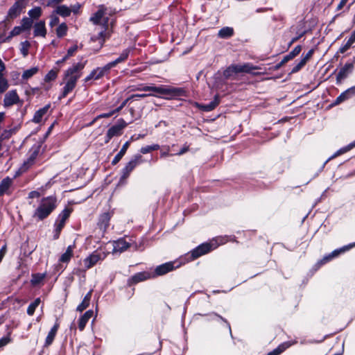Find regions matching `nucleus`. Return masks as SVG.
Instances as JSON below:
<instances>
[{
	"instance_id": "1",
	"label": "nucleus",
	"mask_w": 355,
	"mask_h": 355,
	"mask_svg": "<svg viewBox=\"0 0 355 355\" xmlns=\"http://www.w3.org/2000/svg\"><path fill=\"white\" fill-rule=\"evenodd\" d=\"M263 68H226L223 73L218 71L214 75L216 82L235 81L236 84L250 83L251 79L256 76H260L262 72L257 71Z\"/></svg>"
},
{
	"instance_id": "2",
	"label": "nucleus",
	"mask_w": 355,
	"mask_h": 355,
	"mask_svg": "<svg viewBox=\"0 0 355 355\" xmlns=\"http://www.w3.org/2000/svg\"><path fill=\"white\" fill-rule=\"evenodd\" d=\"M137 90L144 92H152L155 94H136L131 95V98H145L148 96H159V95L167 96L171 98H175L178 96H185L186 91L183 88L173 87L165 85L157 86H144L141 88H138Z\"/></svg>"
},
{
	"instance_id": "3",
	"label": "nucleus",
	"mask_w": 355,
	"mask_h": 355,
	"mask_svg": "<svg viewBox=\"0 0 355 355\" xmlns=\"http://www.w3.org/2000/svg\"><path fill=\"white\" fill-rule=\"evenodd\" d=\"M83 68H68L64 73L62 82L64 86L58 96L60 100L66 98L76 88L78 79L82 76Z\"/></svg>"
},
{
	"instance_id": "4",
	"label": "nucleus",
	"mask_w": 355,
	"mask_h": 355,
	"mask_svg": "<svg viewBox=\"0 0 355 355\" xmlns=\"http://www.w3.org/2000/svg\"><path fill=\"white\" fill-rule=\"evenodd\" d=\"M58 200L55 196H49L42 198L37 208L35 210L33 217L37 221L47 218L57 208Z\"/></svg>"
},
{
	"instance_id": "5",
	"label": "nucleus",
	"mask_w": 355,
	"mask_h": 355,
	"mask_svg": "<svg viewBox=\"0 0 355 355\" xmlns=\"http://www.w3.org/2000/svg\"><path fill=\"white\" fill-rule=\"evenodd\" d=\"M90 20L94 24L101 26V29L98 30V36L97 37H92V40H98L99 44L102 46L105 39L110 35L109 30V19L105 16V10L103 8H101L94 15L90 18Z\"/></svg>"
},
{
	"instance_id": "6",
	"label": "nucleus",
	"mask_w": 355,
	"mask_h": 355,
	"mask_svg": "<svg viewBox=\"0 0 355 355\" xmlns=\"http://www.w3.org/2000/svg\"><path fill=\"white\" fill-rule=\"evenodd\" d=\"M217 246L218 245L216 242H205L201 243L187 253L186 254V259L188 261H193L200 257L213 251L217 248Z\"/></svg>"
},
{
	"instance_id": "7",
	"label": "nucleus",
	"mask_w": 355,
	"mask_h": 355,
	"mask_svg": "<svg viewBox=\"0 0 355 355\" xmlns=\"http://www.w3.org/2000/svg\"><path fill=\"white\" fill-rule=\"evenodd\" d=\"M355 247V242L349 243L348 245H344L340 248L336 249L331 253L323 257L322 259L318 260L313 266V269L315 271L319 270L322 266L330 262L333 259L337 257L340 254L345 253V252L352 249Z\"/></svg>"
},
{
	"instance_id": "8",
	"label": "nucleus",
	"mask_w": 355,
	"mask_h": 355,
	"mask_svg": "<svg viewBox=\"0 0 355 355\" xmlns=\"http://www.w3.org/2000/svg\"><path fill=\"white\" fill-rule=\"evenodd\" d=\"M145 162L146 159L144 158L142 155L139 153L134 155L131 159L126 163L125 166L121 169V180H124L128 178L130 173L135 170V168Z\"/></svg>"
},
{
	"instance_id": "9",
	"label": "nucleus",
	"mask_w": 355,
	"mask_h": 355,
	"mask_svg": "<svg viewBox=\"0 0 355 355\" xmlns=\"http://www.w3.org/2000/svg\"><path fill=\"white\" fill-rule=\"evenodd\" d=\"M175 263L176 261H168L157 266L154 271L151 272L153 278L154 279L159 276L164 275L179 268L180 264L175 265Z\"/></svg>"
},
{
	"instance_id": "10",
	"label": "nucleus",
	"mask_w": 355,
	"mask_h": 355,
	"mask_svg": "<svg viewBox=\"0 0 355 355\" xmlns=\"http://www.w3.org/2000/svg\"><path fill=\"white\" fill-rule=\"evenodd\" d=\"M153 279L151 272L143 271L135 273L134 275L130 277L127 281V286L130 287L139 282Z\"/></svg>"
},
{
	"instance_id": "11",
	"label": "nucleus",
	"mask_w": 355,
	"mask_h": 355,
	"mask_svg": "<svg viewBox=\"0 0 355 355\" xmlns=\"http://www.w3.org/2000/svg\"><path fill=\"white\" fill-rule=\"evenodd\" d=\"M25 8L24 0L17 1L8 10V19H14L19 17Z\"/></svg>"
},
{
	"instance_id": "12",
	"label": "nucleus",
	"mask_w": 355,
	"mask_h": 355,
	"mask_svg": "<svg viewBox=\"0 0 355 355\" xmlns=\"http://www.w3.org/2000/svg\"><path fill=\"white\" fill-rule=\"evenodd\" d=\"M40 148V145L35 146L32 148L30 156L26 161L24 162L21 167V170L23 172L26 171L29 168H31L34 164L35 159L39 155Z\"/></svg>"
},
{
	"instance_id": "13",
	"label": "nucleus",
	"mask_w": 355,
	"mask_h": 355,
	"mask_svg": "<svg viewBox=\"0 0 355 355\" xmlns=\"http://www.w3.org/2000/svg\"><path fill=\"white\" fill-rule=\"evenodd\" d=\"M110 68H96L85 78L84 82L85 84L90 85L91 81L97 80L104 76L105 73L108 72Z\"/></svg>"
},
{
	"instance_id": "14",
	"label": "nucleus",
	"mask_w": 355,
	"mask_h": 355,
	"mask_svg": "<svg viewBox=\"0 0 355 355\" xmlns=\"http://www.w3.org/2000/svg\"><path fill=\"white\" fill-rule=\"evenodd\" d=\"M112 216V211H107L100 214L97 222L98 227L103 232H105L110 225V221Z\"/></svg>"
},
{
	"instance_id": "15",
	"label": "nucleus",
	"mask_w": 355,
	"mask_h": 355,
	"mask_svg": "<svg viewBox=\"0 0 355 355\" xmlns=\"http://www.w3.org/2000/svg\"><path fill=\"white\" fill-rule=\"evenodd\" d=\"M127 125L128 123L125 121V120L121 118L118 120L117 124L110 127L107 130V132L113 137L121 136L123 134V130L127 126Z\"/></svg>"
},
{
	"instance_id": "16",
	"label": "nucleus",
	"mask_w": 355,
	"mask_h": 355,
	"mask_svg": "<svg viewBox=\"0 0 355 355\" xmlns=\"http://www.w3.org/2000/svg\"><path fill=\"white\" fill-rule=\"evenodd\" d=\"M19 101V95L17 93L16 90L9 91L6 94L3 99V105L4 107H10L15 104L18 103Z\"/></svg>"
},
{
	"instance_id": "17",
	"label": "nucleus",
	"mask_w": 355,
	"mask_h": 355,
	"mask_svg": "<svg viewBox=\"0 0 355 355\" xmlns=\"http://www.w3.org/2000/svg\"><path fill=\"white\" fill-rule=\"evenodd\" d=\"M101 259V254L98 253L97 251H94L83 259L84 266H85L86 269L89 270L94 266Z\"/></svg>"
},
{
	"instance_id": "18",
	"label": "nucleus",
	"mask_w": 355,
	"mask_h": 355,
	"mask_svg": "<svg viewBox=\"0 0 355 355\" xmlns=\"http://www.w3.org/2000/svg\"><path fill=\"white\" fill-rule=\"evenodd\" d=\"M220 98L218 94L215 95L214 99L207 104L196 103L197 107L203 112H210L214 110L220 103Z\"/></svg>"
},
{
	"instance_id": "19",
	"label": "nucleus",
	"mask_w": 355,
	"mask_h": 355,
	"mask_svg": "<svg viewBox=\"0 0 355 355\" xmlns=\"http://www.w3.org/2000/svg\"><path fill=\"white\" fill-rule=\"evenodd\" d=\"M34 37H45L47 33L46 23L44 20H40L33 24Z\"/></svg>"
},
{
	"instance_id": "20",
	"label": "nucleus",
	"mask_w": 355,
	"mask_h": 355,
	"mask_svg": "<svg viewBox=\"0 0 355 355\" xmlns=\"http://www.w3.org/2000/svg\"><path fill=\"white\" fill-rule=\"evenodd\" d=\"M59 328L60 321L58 318H56L54 325L48 333V335L45 339L44 347H49L53 343Z\"/></svg>"
},
{
	"instance_id": "21",
	"label": "nucleus",
	"mask_w": 355,
	"mask_h": 355,
	"mask_svg": "<svg viewBox=\"0 0 355 355\" xmlns=\"http://www.w3.org/2000/svg\"><path fill=\"white\" fill-rule=\"evenodd\" d=\"M130 243L127 242L124 238L119 239L114 241L113 252H123L127 250L130 247Z\"/></svg>"
},
{
	"instance_id": "22",
	"label": "nucleus",
	"mask_w": 355,
	"mask_h": 355,
	"mask_svg": "<svg viewBox=\"0 0 355 355\" xmlns=\"http://www.w3.org/2000/svg\"><path fill=\"white\" fill-rule=\"evenodd\" d=\"M135 136H132L129 141H127L123 146L119 152L115 155L112 161V165L114 166L118 164L126 153L127 150L130 147L131 141H133Z\"/></svg>"
},
{
	"instance_id": "23",
	"label": "nucleus",
	"mask_w": 355,
	"mask_h": 355,
	"mask_svg": "<svg viewBox=\"0 0 355 355\" xmlns=\"http://www.w3.org/2000/svg\"><path fill=\"white\" fill-rule=\"evenodd\" d=\"M284 68H268V69L270 71L269 73L267 72L266 74V77L261 78V80H269V79H281L284 76L283 73Z\"/></svg>"
},
{
	"instance_id": "24",
	"label": "nucleus",
	"mask_w": 355,
	"mask_h": 355,
	"mask_svg": "<svg viewBox=\"0 0 355 355\" xmlns=\"http://www.w3.org/2000/svg\"><path fill=\"white\" fill-rule=\"evenodd\" d=\"M12 184V180L10 177L3 178L0 182V196H3L5 194L10 195L11 191L10 188Z\"/></svg>"
},
{
	"instance_id": "25",
	"label": "nucleus",
	"mask_w": 355,
	"mask_h": 355,
	"mask_svg": "<svg viewBox=\"0 0 355 355\" xmlns=\"http://www.w3.org/2000/svg\"><path fill=\"white\" fill-rule=\"evenodd\" d=\"M93 313L94 312L92 310H88L79 318L78 327L80 331L85 329L87 323L88 322L89 320L92 317Z\"/></svg>"
},
{
	"instance_id": "26",
	"label": "nucleus",
	"mask_w": 355,
	"mask_h": 355,
	"mask_svg": "<svg viewBox=\"0 0 355 355\" xmlns=\"http://www.w3.org/2000/svg\"><path fill=\"white\" fill-rule=\"evenodd\" d=\"M75 245H70L67 247L64 253L59 258V262L68 263L73 256V249Z\"/></svg>"
},
{
	"instance_id": "27",
	"label": "nucleus",
	"mask_w": 355,
	"mask_h": 355,
	"mask_svg": "<svg viewBox=\"0 0 355 355\" xmlns=\"http://www.w3.org/2000/svg\"><path fill=\"white\" fill-rule=\"evenodd\" d=\"M66 223L63 220H60L56 218L54 223V229L53 231V240H58L60 238V234L63 228L64 227Z\"/></svg>"
},
{
	"instance_id": "28",
	"label": "nucleus",
	"mask_w": 355,
	"mask_h": 355,
	"mask_svg": "<svg viewBox=\"0 0 355 355\" xmlns=\"http://www.w3.org/2000/svg\"><path fill=\"white\" fill-rule=\"evenodd\" d=\"M50 107V105H46L44 107L37 110L33 116L32 121L35 123H39L42 121L43 116L46 114L49 109Z\"/></svg>"
},
{
	"instance_id": "29",
	"label": "nucleus",
	"mask_w": 355,
	"mask_h": 355,
	"mask_svg": "<svg viewBox=\"0 0 355 355\" xmlns=\"http://www.w3.org/2000/svg\"><path fill=\"white\" fill-rule=\"evenodd\" d=\"M93 290H90L84 297L82 302L77 306L76 310L79 312H83L87 307H89L90 304V300L92 297Z\"/></svg>"
},
{
	"instance_id": "30",
	"label": "nucleus",
	"mask_w": 355,
	"mask_h": 355,
	"mask_svg": "<svg viewBox=\"0 0 355 355\" xmlns=\"http://www.w3.org/2000/svg\"><path fill=\"white\" fill-rule=\"evenodd\" d=\"M349 91L345 90V92H342L330 105V107H335L336 105H340V103H343L344 101L348 100L350 98V96L349 94Z\"/></svg>"
},
{
	"instance_id": "31",
	"label": "nucleus",
	"mask_w": 355,
	"mask_h": 355,
	"mask_svg": "<svg viewBox=\"0 0 355 355\" xmlns=\"http://www.w3.org/2000/svg\"><path fill=\"white\" fill-rule=\"evenodd\" d=\"M352 68H340V70L336 75V84L340 85L343 80L347 78L349 73H352Z\"/></svg>"
},
{
	"instance_id": "32",
	"label": "nucleus",
	"mask_w": 355,
	"mask_h": 355,
	"mask_svg": "<svg viewBox=\"0 0 355 355\" xmlns=\"http://www.w3.org/2000/svg\"><path fill=\"white\" fill-rule=\"evenodd\" d=\"M291 346V343L290 342H284L281 343L277 348L270 352L267 355H279Z\"/></svg>"
},
{
	"instance_id": "33",
	"label": "nucleus",
	"mask_w": 355,
	"mask_h": 355,
	"mask_svg": "<svg viewBox=\"0 0 355 355\" xmlns=\"http://www.w3.org/2000/svg\"><path fill=\"white\" fill-rule=\"evenodd\" d=\"M129 53H130L129 49L124 50L118 58H116L112 62H110L107 65V67H113L114 65L122 63L124 60H125L128 58V57L129 55Z\"/></svg>"
},
{
	"instance_id": "34",
	"label": "nucleus",
	"mask_w": 355,
	"mask_h": 355,
	"mask_svg": "<svg viewBox=\"0 0 355 355\" xmlns=\"http://www.w3.org/2000/svg\"><path fill=\"white\" fill-rule=\"evenodd\" d=\"M73 211V208L71 207H66L60 214H58L57 218L60 220H63L67 223L68 219L69 218L71 214Z\"/></svg>"
},
{
	"instance_id": "35",
	"label": "nucleus",
	"mask_w": 355,
	"mask_h": 355,
	"mask_svg": "<svg viewBox=\"0 0 355 355\" xmlns=\"http://www.w3.org/2000/svg\"><path fill=\"white\" fill-rule=\"evenodd\" d=\"M355 147V140L354 141H352V143L349 144L348 145H347L346 146H344L341 148H340L338 150H337L329 159H333L334 157H336L339 155H341L348 151H349L350 150H352L353 148Z\"/></svg>"
},
{
	"instance_id": "36",
	"label": "nucleus",
	"mask_w": 355,
	"mask_h": 355,
	"mask_svg": "<svg viewBox=\"0 0 355 355\" xmlns=\"http://www.w3.org/2000/svg\"><path fill=\"white\" fill-rule=\"evenodd\" d=\"M355 147V140L354 141H352V143L349 144L348 145H347L346 146H344L341 148H340L338 150H337L329 159H333L334 157H336L339 155H341L348 151H349L350 150H352L353 148Z\"/></svg>"
},
{
	"instance_id": "37",
	"label": "nucleus",
	"mask_w": 355,
	"mask_h": 355,
	"mask_svg": "<svg viewBox=\"0 0 355 355\" xmlns=\"http://www.w3.org/2000/svg\"><path fill=\"white\" fill-rule=\"evenodd\" d=\"M55 12L62 17H66L71 15V8L65 5L58 6Z\"/></svg>"
},
{
	"instance_id": "38",
	"label": "nucleus",
	"mask_w": 355,
	"mask_h": 355,
	"mask_svg": "<svg viewBox=\"0 0 355 355\" xmlns=\"http://www.w3.org/2000/svg\"><path fill=\"white\" fill-rule=\"evenodd\" d=\"M234 35V29L231 27H224L221 28L218 33V35L220 38H229Z\"/></svg>"
},
{
	"instance_id": "39",
	"label": "nucleus",
	"mask_w": 355,
	"mask_h": 355,
	"mask_svg": "<svg viewBox=\"0 0 355 355\" xmlns=\"http://www.w3.org/2000/svg\"><path fill=\"white\" fill-rule=\"evenodd\" d=\"M59 72V68L52 69L44 76V80L45 83H50L55 80Z\"/></svg>"
},
{
	"instance_id": "40",
	"label": "nucleus",
	"mask_w": 355,
	"mask_h": 355,
	"mask_svg": "<svg viewBox=\"0 0 355 355\" xmlns=\"http://www.w3.org/2000/svg\"><path fill=\"white\" fill-rule=\"evenodd\" d=\"M42 10L39 6L34 7L33 8L31 9L28 12L29 18L31 19L32 20L39 19L42 16Z\"/></svg>"
},
{
	"instance_id": "41",
	"label": "nucleus",
	"mask_w": 355,
	"mask_h": 355,
	"mask_svg": "<svg viewBox=\"0 0 355 355\" xmlns=\"http://www.w3.org/2000/svg\"><path fill=\"white\" fill-rule=\"evenodd\" d=\"M40 302L41 300L40 297L36 298L33 302H31L27 308V314L31 316L33 315Z\"/></svg>"
},
{
	"instance_id": "42",
	"label": "nucleus",
	"mask_w": 355,
	"mask_h": 355,
	"mask_svg": "<svg viewBox=\"0 0 355 355\" xmlns=\"http://www.w3.org/2000/svg\"><path fill=\"white\" fill-rule=\"evenodd\" d=\"M160 148V146L159 144H153V145H149V146H142L140 150H139V152L140 153L139 154H147V153H149L152 151H155V150H157Z\"/></svg>"
},
{
	"instance_id": "43",
	"label": "nucleus",
	"mask_w": 355,
	"mask_h": 355,
	"mask_svg": "<svg viewBox=\"0 0 355 355\" xmlns=\"http://www.w3.org/2000/svg\"><path fill=\"white\" fill-rule=\"evenodd\" d=\"M46 277L45 273H35L32 275L31 280V284L33 286L39 284Z\"/></svg>"
},
{
	"instance_id": "44",
	"label": "nucleus",
	"mask_w": 355,
	"mask_h": 355,
	"mask_svg": "<svg viewBox=\"0 0 355 355\" xmlns=\"http://www.w3.org/2000/svg\"><path fill=\"white\" fill-rule=\"evenodd\" d=\"M21 28L24 30V31H28L29 30L32 26H33V20L31 19H30L29 17H23L21 21Z\"/></svg>"
},
{
	"instance_id": "45",
	"label": "nucleus",
	"mask_w": 355,
	"mask_h": 355,
	"mask_svg": "<svg viewBox=\"0 0 355 355\" xmlns=\"http://www.w3.org/2000/svg\"><path fill=\"white\" fill-rule=\"evenodd\" d=\"M68 27L65 23H62L56 28V35L58 37H62L67 35Z\"/></svg>"
},
{
	"instance_id": "46",
	"label": "nucleus",
	"mask_w": 355,
	"mask_h": 355,
	"mask_svg": "<svg viewBox=\"0 0 355 355\" xmlns=\"http://www.w3.org/2000/svg\"><path fill=\"white\" fill-rule=\"evenodd\" d=\"M355 42V36H351L349 37L347 41L340 47V51L345 53L347 51Z\"/></svg>"
},
{
	"instance_id": "47",
	"label": "nucleus",
	"mask_w": 355,
	"mask_h": 355,
	"mask_svg": "<svg viewBox=\"0 0 355 355\" xmlns=\"http://www.w3.org/2000/svg\"><path fill=\"white\" fill-rule=\"evenodd\" d=\"M37 71L38 68H30L29 69L24 71V72L22 74V79L28 80L33 76H34L35 73H37Z\"/></svg>"
},
{
	"instance_id": "48",
	"label": "nucleus",
	"mask_w": 355,
	"mask_h": 355,
	"mask_svg": "<svg viewBox=\"0 0 355 355\" xmlns=\"http://www.w3.org/2000/svg\"><path fill=\"white\" fill-rule=\"evenodd\" d=\"M15 133V129L4 130L0 135L1 140L8 139Z\"/></svg>"
},
{
	"instance_id": "49",
	"label": "nucleus",
	"mask_w": 355,
	"mask_h": 355,
	"mask_svg": "<svg viewBox=\"0 0 355 355\" xmlns=\"http://www.w3.org/2000/svg\"><path fill=\"white\" fill-rule=\"evenodd\" d=\"M313 53V50L311 49L308 51V53L302 58L300 63L297 67H303L307 63V61L312 57Z\"/></svg>"
},
{
	"instance_id": "50",
	"label": "nucleus",
	"mask_w": 355,
	"mask_h": 355,
	"mask_svg": "<svg viewBox=\"0 0 355 355\" xmlns=\"http://www.w3.org/2000/svg\"><path fill=\"white\" fill-rule=\"evenodd\" d=\"M30 46V43L28 41H25L21 43L20 51L24 56H26L28 55Z\"/></svg>"
},
{
	"instance_id": "51",
	"label": "nucleus",
	"mask_w": 355,
	"mask_h": 355,
	"mask_svg": "<svg viewBox=\"0 0 355 355\" xmlns=\"http://www.w3.org/2000/svg\"><path fill=\"white\" fill-rule=\"evenodd\" d=\"M9 87L8 80L4 76L0 80V93L6 92Z\"/></svg>"
},
{
	"instance_id": "52",
	"label": "nucleus",
	"mask_w": 355,
	"mask_h": 355,
	"mask_svg": "<svg viewBox=\"0 0 355 355\" xmlns=\"http://www.w3.org/2000/svg\"><path fill=\"white\" fill-rule=\"evenodd\" d=\"M171 150V147L168 145L163 146L162 149L160 152V157H166L170 155H173L174 154H170L169 152Z\"/></svg>"
},
{
	"instance_id": "53",
	"label": "nucleus",
	"mask_w": 355,
	"mask_h": 355,
	"mask_svg": "<svg viewBox=\"0 0 355 355\" xmlns=\"http://www.w3.org/2000/svg\"><path fill=\"white\" fill-rule=\"evenodd\" d=\"M25 31L21 26H15L10 33V37H14L20 35L22 32Z\"/></svg>"
},
{
	"instance_id": "54",
	"label": "nucleus",
	"mask_w": 355,
	"mask_h": 355,
	"mask_svg": "<svg viewBox=\"0 0 355 355\" xmlns=\"http://www.w3.org/2000/svg\"><path fill=\"white\" fill-rule=\"evenodd\" d=\"M64 269L65 268H64L62 263L60 262L53 266V275L58 273V275H60L64 270Z\"/></svg>"
},
{
	"instance_id": "55",
	"label": "nucleus",
	"mask_w": 355,
	"mask_h": 355,
	"mask_svg": "<svg viewBox=\"0 0 355 355\" xmlns=\"http://www.w3.org/2000/svg\"><path fill=\"white\" fill-rule=\"evenodd\" d=\"M211 314L214 315L218 318H219L223 322H224L225 323V324H226V327L229 329L230 333L232 334L231 325H230V322L225 318H224L223 316H221L220 315H219V314H218V313H216L215 312H213Z\"/></svg>"
},
{
	"instance_id": "56",
	"label": "nucleus",
	"mask_w": 355,
	"mask_h": 355,
	"mask_svg": "<svg viewBox=\"0 0 355 355\" xmlns=\"http://www.w3.org/2000/svg\"><path fill=\"white\" fill-rule=\"evenodd\" d=\"M87 270L85 266H84V268H75L73 270V273L77 276L84 275Z\"/></svg>"
},
{
	"instance_id": "57",
	"label": "nucleus",
	"mask_w": 355,
	"mask_h": 355,
	"mask_svg": "<svg viewBox=\"0 0 355 355\" xmlns=\"http://www.w3.org/2000/svg\"><path fill=\"white\" fill-rule=\"evenodd\" d=\"M58 23H59V18L57 16L52 15L51 16V21L49 22V26L51 27H53L55 25H57Z\"/></svg>"
},
{
	"instance_id": "58",
	"label": "nucleus",
	"mask_w": 355,
	"mask_h": 355,
	"mask_svg": "<svg viewBox=\"0 0 355 355\" xmlns=\"http://www.w3.org/2000/svg\"><path fill=\"white\" fill-rule=\"evenodd\" d=\"M11 341V339L9 336L6 337H3L0 339V347H3L8 344Z\"/></svg>"
},
{
	"instance_id": "59",
	"label": "nucleus",
	"mask_w": 355,
	"mask_h": 355,
	"mask_svg": "<svg viewBox=\"0 0 355 355\" xmlns=\"http://www.w3.org/2000/svg\"><path fill=\"white\" fill-rule=\"evenodd\" d=\"M189 150V146L185 144L179 152L175 153V155H182Z\"/></svg>"
},
{
	"instance_id": "60",
	"label": "nucleus",
	"mask_w": 355,
	"mask_h": 355,
	"mask_svg": "<svg viewBox=\"0 0 355 355\" xmlns=\"http://www.w3.org/2000/svg\"><path fill=\"white\" fill-rule=\"evenodd\" d=\"M301 49L302 48L300 46H297L296 47H295V49L290 53L291 58H293L294 57L300 53Z\"/></svg>"
},
{
	"instance_id": "61",
	"label": "nucleus",
	"mask_w": 355,
	"mask_h": 355,
	"mask_svg": "<svg viewBox=\"0 0 355 355\" xmlns=\"http://www.w3.org/2000/svg\"><path fill=\"white\" fill-rule=\"evenodd\" d=\"M69 8H71V12H73L74 14H78V13H79V11L80 10L81 5L80 3H76V4L71 6Z\"/></svg>"
},
{
	"instance_id": "62",
	"label": "nucleus",
	"mask_w": 355,
	"mask_h": 355,
	"mask_svg": "<svg viewBox=\"0 0 355 355\" xmlns=\"http://www.w3.org/2000/svg\"><path fill=\"white\" fill-rule=\"evenodd\" d=\"M112 116H113V114L111 110L109 112L103 113V114L98 115L96 117H95V120H98V119H103V118H109V117H111Z\"/></svg>"
},
{
	"instance_id": "63",
	"label": "nucleus",
	"mask_w": 355,
	"mask_h": 355,
	"mask_svg": "<svg viewBox=\"0 0 355 355\" xmlns=\"http://www.w3.org/2000/svg\"><path fill=\"white\" fill-rule=\"evenodd\" d=\"M349 0H341L337 6V10H341L348 2Z\"/></svg>"
},
{
	"instance_id": "64",
	"label": "nucleus",
	"mask_w": 355,
	"mask_h": 355,
	"mask_svg": "<svg viewBox=\"0 0 355 355\" xmlns=\"http://www.w3.org/2000/svg\"><path fill=\"white\" fill-rule=\"evenodd\" d=\"M347 91H349V94L350 96V98L355 96V86L352 87L347 89Z\"/></svg>"
}]
</instances>
